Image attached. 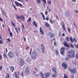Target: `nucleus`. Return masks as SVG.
Instances as JSON below:
<instances>
[{
	"mask_svg": "<svg viewBox=\"0 0 78 78\" xmlns=\"http://www.w3.org/2000/svg\"><path fill=\"white\" fill-rule=\"evenodd\" d=\"M30 55H31V52L32 51V48H30Z\"/></svg>",
	"mask_w": 78,
	"mask_h": 78,
	"instance_id": "44",
	"label": "nucleus"
},
{
	"mask_svg": "<svg viewBox=\"0 0 78 78\" xmlns=\"http://www.w3.org/2000/svg\"><path fill=\"white\" fill-rule=\"evenodd\" d=\"M70 46L71 47H72V48H73L74 47H73V45L71 44Z\"/></svg>",
	"mask_w": 78,
	"mask_h": 78,
	"instance_id": "52",
	"label": "nucleus"
},
{
	"mask_svg": "<svg viewBox=\"0 0 78 78\" xmlns=\"http://www.w3.org/2000/svg\"><path fill=\"white\" fill-rule=\"evenodd\" d=\"M3 44V40L1 39L0 40V44Z\"/></svg>",
	"mask_w": 78,
	"mask_h": 78,
	"instance_id": "29",
	"label": "nucleus"
},
{
	"mask_svg": "<svg viewBox=\"0 0 78 78\" xmlns=\"http://www.w3.org/2000/svg\"><path fill=\"white\" fill-rule=\"evenodd\" d=\"M75 12H76V13H78V11L77 10L75 11Z\"/></svg>",
	"mask_w": 78,
	"mask_h": 78,
	"instance_id": "61",
	"label": "nucleus"
},
{
	"mask_svg": "<svg viewBox=\"0 0 78 78\" xmlns=\"http://www.w3.org/2000/svg\"><path fill=\"white\" fill-rule=\"evenodd\" d=\"M65 51V48L62 47L60 49V52L62 55H64V52Z\"/></svg>",
	"mask_w": 78,
	"mask_h": 78,
	"instance_id": "8",
	"label": "nucleus"
},
{
	"mask_svg": "<svg viewBox=\"0 0 78 78\" xmlns=\"http://www.w3.org/2000/svg\"><path fill=\"white\" fill-rule=\"evenodd\" d=\"M63 44L65 47H67L69 48L70 47L69 46V44H67V42H64Z\"/></svg>",
	"mask_w": 78,
	"mask_h": 78,
	"instance_id": "16",
	"label": "nucleus"
},
{
	"mask_svg": "<svg viewBox=\"0 0 78 78\" xmlns=\"http://www.w3.org/2000/svg\"><path fill=\"white\" fill-rule=\"evenodd\" d=\"M50 34V37H53V36H54V35L53 34L51 33Z\"/></svg>",
	"mask_w": 78,
	"mask_h": 78,
	"instance_id": "32",
	"label": "nucleus"
},
{
	"mask_svg": "<svg viewBox=\"0 0 78 78\" xmlns=\"http://www.w3.org/2000/svg\"><path fill=\"white\" fill-rule=\"evenodd\" d=\"M12 7L14 8V9H15V10L17 11V9L16 7V5H14V4H12Z\"/></svg>",
	"mask_w": 78,
	"mask_h": 78,
	"instance_id": "23",
	"label": "nucleus"
},
{
	"mask_svg": "<svg viewBox=\"0 0 78 78\" xmlns=\"http://www.w3.org/2000/svg\"><path fill=\"white\" fill-rule=\"evenodd\" d=\"M8 56L11 58H14V54L12 52L9 51L8 53Z\"/></svg>",
	"mask_w": 78,
	"mask_h": 78,
	"instance_id": "5",
	"label": "nucleus"
},
{
	"mask_svg": "<svg viewBox=\"0 0 78 78\" xmlns=\"http://www.w3.org/2000/svg\"><path fill=\"white\" fill-rule=\"evenodd\" d=\"M49 73H45V75L43 74L42 73V72H40V75L42 78H48L47 77H49Z\"/></svg>",
	"mask_w": 78,
	"mask_h": 78,
	"instance_id": "2",
	"label": "nucleus"
},
{
	"mask_svg": "<svg viewBox=\"0 0 78 78\" xmlns=\"http://www.w3.org/2000/svg\"><path fill=\"white\" fill-rule=\"evenodd\" d=\"M67 29H68V30L69 31V33H70V28H68Z\"/></svg>",
	"mask_w": 78,
	"mask_h": 78,
	"instance_id": "47",
	"label": "nucleus"
},
{
	"mask_svg": "<svg viewBox=\"0 0 78 78\" xmlns=\"http://www.w3.org/2000/svg\"><path fill=\"white\" fill-rule=\"evenodd\" d=\"M21 75L22 76H23H23H23V73H22V72H21Z\"/></svg>",
	"mask_w": 78,
	"mask_h": 78,
	"instance_id": "50",
	"label": "nucleus"
},
{
	"mask_svg": "<svg viewBox=\"0 0 78 78\" xmlns=\"http://www.w3.org/2000/svg\"><path fill=\"white\" fill-rule=\"evenodd\" d=\"M55 52L56 55H59V52H58V50H56Z\"/></svg>",
	"mask_w": 78,
	"mask_h": 78,
	"instance_id": "35",
	"label": "nucleus"
},
{
	"mask_svg": "<svg viewBox=\"0 0 78 78\" xmlns=\"http://www.w3.org/2000/svg\"><path fill=\"white\" fill-rule=\"evenodd\" d=\"M45 26L48 27H49V24H48V23H45Z\"/></svg>",
	"mask_w": 78,
	"mask_h": 78,
	"instance_id": "27",
	"label": "nucleus"
},
{
	"mask_svg": "<svg viewBox=\"0 0 78 78\" xmlns=\"http://www.w3.org/2000/svg\"><path fill=\"white\" fill-rule=\"evenodd\" d=\"M11 23H12V25H13V27H16V26H15V23H13V22H11Z\"/></svg>",
	"mask_w": 78,
	"mask_h": 78,
	"instance_id": "36",
	"label": "nucleus"
},
{
	"mask_svg": "<svg viewBox=\"0 0 78 78\" xmlns=\"http://www.w3.org/2000/svg\"><path fill=\"white\" fill-rule=\"evenodd\" d=\"M40 33L42 34H44V31H43V30H42V27H40Z\"/></svg>",
	"mask_w": 78,
	"mask_h": 78,
	"instance_id": "18",
	"label": "nucleus"
},
{
	"mask_svg": "<svg viewBox=\"0 0 78 78\" xmlns=\"http://www.w3.org/2000/svg\"><path fill=\"white\" fill-rule=\"evenodd\" d=\"M62 27H63V28L64 30H65V31H66V27H65V25H64L63 24L62 25Z\"/></svg>",
	"mask_w": 78,
	"mask_h": 78,
	"instance_id": "26",
	"label": "nucleus"
},
{
	"mask_svg": "<svg viewBox=\"0 0 78 78\" xmlns=\"http://www.w3.org/2000/svg\"><path fill=\"white\" fill-rule=\"evenodd\" d=\"M36 2L37 4H39V5H40L41 4V0H37Z\"/></svg>",
	"mask_w": 78,
	"mask_h": 78,
	"instance_id": "21",
	"label": "nucleus"
},
{
	"mask_svg": "<svg viewBox=\"0 0 78 78\" xmlns=\"http://www.w3.org/2000/svg\"><path fill=\"white\" fill-rule=\"evenodd\" d=\"M16 18L17 20H19V18H20V16H17L16 17Z\"/></svg>",
	"mask_w": 78,
	"mask_h": 78,
	"instance_id": "40",
	"label": "nucleus"
},
{
	"mask_svg": "<svg viewBox=\"0 0 78 78\" xmlns=\"http://www.w3.org/2000/svg\"><path fill=\"white\" fill-rule=\"evenodd\" d=\"M54 45H55V46L56 45V42H54Z\"/></svg>",
	"mask_w": 78,
	"mask_h": 78,
	"instance_id": "53",
	"label": "nucleus"
},
{
	"mask_svg": "<svg viewBox=\"0 0 78 78\" xmlns=\"http://www.w3.org/2000/svg\"><path fill=\"white\" fill-rule=\"evenodd\" d=\"M37 50H38V51H40V49L39 48H37Z\"/></svg>",
	"mask_w": 78,
	"mask_h": 78,
	"instance_id": "56",
	"label": "nucleus"
},
{
	"mask_svg": "<svg viewBox=\"0 0 78 78\" xmlns=\"http://www.w3.org/2000/svg\"><path fill=\"white\" fill-rule=\"evenodd\" d=\"M75 56V51H74L71 50V51H69L68 52V56H69L71 58H73Z\"/></svg>",
	"mask_w": 78,
	"mask_h": 78,
	"instance_id": "1",
	"label": "nucleus"
},
{
	"mask_svg": "<svg viewBox=\"0 0 78 78\" xmlns=\"http://www.w3.org/2000/svg\"><path fill=\"white\" fill-rule=\"evenodd\" d=\"M7 76L5 77V78H9V73L7 74Z\"/></svg>",
	"mask_w": 78,
	"mask_h": 78,
	"instance_id": "34",
	"label": "nucleus"
},
{
	"mask_svg": "<svg viewBox=\"0 0 78 78\" xmlns=\"http://www.w3.org/2000/svg\"><path fill=\"white\" fill-rule=\"evenodd\" d=\"M3 59V58L2 57V56L0 54V60H2Z\"/></svg>",
	"mask_w": 78,
	"mask_h": 78,
	"instance_id": "39",
	"label": "nucleus"
},
{
	"mask_svg": "<svg viewBox=\"0 0 78 78\" xmlns=\"http://www.w3.org/2000/svg\"><path fill=\"white\" fill-rule=\"evenodd\" d=\"M24 40L25 42H26V39H25V37H24Z\"/></svg>",
	"mask_w": 78,
	"mask_h": 78,
	"instance_id": "60",
	"label": "nucleus"
},
{
	"mask_svg": "<svg viewBox=\"0 0 78 78\" xmlns=\"http://www.w3.org/2000/svg\"><path fill=\"white\" fill-rule=\"evenodd\" d=\"M66 41H68V42L69 41V39L68 37H67L66 38Z\"/></svg>",
	"mask_w": 78,
	"mask_h": 78,
	"instance_id": "37",
	"label": "nucleus"
},
{
	"mask_svg": "<svg viewBox=\"0 0 78 78\" xmlns=\"http://www.w3.org/2000/svg\"><path fill=\"white\" fill-rule=\"evenodd\" d=\"M16 55L17 56L19 57V53H16Z\"/></svg>",
	"mask_w": 78,
	"mask_h": 78,
	"instance_id": "48",
	"label": "nucleus"
},
{
	"mask_svg": "<svg viewBox=\"0 0 78 78\" xmlns=\"http://www.w3.org/2000/svg\"><path fill=\"white\" fill-rule=\"evenodd\" d=\"M42 15V16L43 18V20H45V17L44 16V13H42V12H41L40 13Z\"/></svg>",
	"mask_w": 78,
	"mask_h": 78,
	"instance_id": "19",
	"label": "nucleus"
},
{
	"mask_svg": "<svg viewBox=\"0 0 78 78\" xmlns=\"http://www.w3.org/2000/svg\"><path fill=\"white\" fill-rule=\"evenodd\" d=\"M30 48V47H27L26 48V50H27V49H28V48Z\"/></svg>",
	"mask_w": 78,
	"mask_h": 78,
	"instance_id": "58",
	"label": "nucleus"
},
{
	"mask_svg": "<svg viewBox=\"0 0 78 78\" xmlns=\"http://www.w3.org/2000/svg\"><path fill=\"white\" fill-rule=\"evenodd\" d=\"M14 74L15 75V78H20L19 76H18V75L16 73V72H15L14 73Z\"/></svg>",
	"mask_w": 78,
	"mask_h": 78,
	"instance_id": "20",
	"label": "nucleus"
},
{
	"mask_svg": "<svg viewBox=\"0 0 78 78\" xmlns=\"http://www.w3.org/2000/svg\"><path fill=\"white\" fill-rule=\"evenodd\" d=\"M62 66L64 67L65 69H66L67 67V65L65 62L63 63L62 64Z\"/></svg>",
	"mask_w": 78,
	"mask_h": 78,
	"instance_id": "11",
	"label": "nucleus"
},
{
	"mask_svg": "<svg viewBox=\"0 0 78 78\" xmlns=\"http://www.w3.org/2000/svg\"><path fill=\"white\" fill-rule=\"evenodd\" d=\"M20 20H23V21H25V18L24 17L23 15H21L20 16Z\"/></svg>",
	"mask_w": 78,
	"mask_h": 78,
	"instance_id": "13",
	"label": "nucleus"
},
{
	"mask_svg": "<svg viewBox=\"0 0 78 78\" xmlns=\"http://www.w3.org/2000/svg\"><path fill=\"white\" fill-rule=\"evenodd\" d=\"M3 56L5 58H6V59H8V56L7 55L5 54H3Z\"/></svg>",
	"mask_w": 78,
	"mask_h": 78,
	"instance_id": "24",
	"label": "nucleus"
},
{
	"mask_svg": "<svg viewBox=\"0 0 78 78\" xmlns=\"http://www.w3.org/2000/svg\"><path fill=\"white\" fill-rule=\"evenodd\" d=\"M15 30H16V32L17 33H19V31H18V29H17V28L15 27Z\"/></svg>",
	"mask_w": 78,
	"mask_h": 78,
	"instance_id": "31",
	"label": "nucleus"
},
{
	"mask_svg": "<svg viewBox=\"0 0 78 78\" xmlns=\"http://www.w3.org/2000/svg\"><path fill=\"white\" fill-rule=\"evenodd\" d=\"M31 61H32V60L31 59H30L29 58H27V62L29 64H31Z\"/></svg>",
	"mask_w": 78,
	"mask_h": 78,
	"instance_id": "15",
	"label": "nucleus"
},
{
	"mask_svg": "<svg viewBox=\"0 0 78 78\" xmlns=\"http://www.w3.org/2000/svg\"><path fill=\"white\" fill-rule=\"evenodd\" d=\"M0 21H1V22H2L3 21V19H2V18H0Z\"/></svg>",
	"mask_w": 78,
	"mask_h": 78,
	"instance_id": "55",
	"label": "nucleus"
},
{
	"mask_svg": "<svg viewBox=\"0 0 78 78\" xmlns=\"http://www.w3.org/2000/svg\"><path fill=\"white\" fill-rule=\"evenodd\" d=\"M31 20V17H29L28 20H27V22H30Z\"/></svg>",
	"mask_w": 78,
	"mask_h": 78,
	"instance_id": "28",
	"label": "nucleus"
},
{
	"mask_svg": "<svg viewBox=\"0 0 78 78\" xmlns=\"http://www.w3.org/2000/svg\"><path fill=\"white\" fill-rule=\"evenodd\" d=\"M1 39H2V36L0 34V40Z\"/></svg>",
	"mask_w": 78,
	"mask_h": 78,
	"instance_id": "51",
	"label": "nucleus"
},
{
	"mask_svg": "<svg viewBox=\"0 0 78 78\" xmlns=\"http://www.w3.org/2000/svg\"><path fill=\"white\" fill-rule=\"evenodd\" d=\"M22 27L23 28H25V27H24V26L23 25V24H22Z\"/></svg>",
	"mask_w": 78,
	"mask_h": 78,
	"instance_id": "54",
	"label": "nucleus"
},
{
	"mask_svg": "<svg viewBox=\"0 0 78 78\" xmlns=\"http://www.w3.org/2000/svg\"><path fill=\"white\" fill-rule=\"evenodd\" d=\"M63 78H68V76L66 75V74H64V77Z\"/></svg>",
	"mask_w": 78,
	"mask_h": 78,
	"instance_id": "30",
	"label": "nucleus"
},
{
	"mask_svg": "<svg viewBox=\"0 0 78 78\" xmlns=\"http://www.w3.org/2000/svg\"><path fill=\"white\" fill-rule=\"evenodd\" d=\"M43 2L44 3V4H46V0H42Z\"/></svg>",
	"mask_w": 78,
	"mask_h": 78,
	"instance_id": "33",
	"label": "nucleus"
},
{
	"mask_svg": "<svg viewBox=\"0 0 78 78\" xmlns=\"http://www.w3.org/2000/svg\"><path fill=\"white\" fill-rule=\"evenodd\" d=\"M36 52L34 51H33L31 56L33 59H36Z\"/></svg>",
	"mask_w": 78,
	"mask_h": 78,
	"instance_id": "4",
	"label": "nucleus"
},
{
	"mask_svg": "<svg viewBox=\"0 0 78 78\" xmlns=\"http://www.w3.org/2000/svg\"><path fill=\"white\" fill-rule=\"evenodd\" d=\"M10 35L11 37L12 36V33L11 32H9Z\"/></svg>",
	"mask_w": 78,
	"mask_h": 78,
	"instance_id": "41",
	"label": "nucleus"
},
{
	"mask_svg": "<svg viewBox=\"0 0 78 78\" xmlns=\"http://www.w3.org/2000/svg\"><path fill=\"white\" fill-rule=\"evenodd\" d=\"M46 20H48V17H47L46 18Z\"/></svg>",
	"mask_w": 78,
	"mask_h": 78,
	"instance_id": "57",
	"label": "nucleus"
},
{
	"mask_svg": "<svg viewBox=\"0 0 78 78\" xmlns=\"http://www.w3.org/2000/svg\"><path fill=\"white\" fill-rule=\"evenodd\" d=\"M39 74H35V76H36V77H38L39 76Z\"/></svg>",
	"mask_w": 78,
	"mask_h": 78,
	"instance_id": "46",
	"label": "nucleus"
},
{
	"mask_svg": "<svg viewBox=\"0 0 78 78\" xmlns=\"http://www.w3.org/2000/svg\"><path fill=\"white\" fill-rule=\"evenodd\" d=\"M76 58L77 59L78 58V53H77L76 55Z\"/></svg>",
	"mask_w": 78,
	"mask_h": 78,
	"instance_id": "49",
	"label": "nucleus"
},
{
	"mask_svg": "<svg viewBox=\"0 0 78 78\" xmlns=\"http://www.w3.org/2000/svg\"><path fill=\"white\" fill-rule=\"evenodd\" d=\"M70 39L71 40V41L72 42H73V41H75V42H77V41H76V38H74L73 40L72 37H70Z\"/></svg>",
	"mask_w": 78,
	"mask_h": 78,
	"instance_id": "14",
	"label": "nucleus"
},
{
	"mask_svg": "<svg viewBox=\"0 0 78 78\" xmlns=\"http://www.w3.org/2000/svg\"><path fill=\"white\" fill-rule=\"evenodd\" d=\"M15 4L17 6H19L20 7V8H23V5L19 3L18 2H15Z\"/></svg>",
	"mask_w": 78,
	"mask_h": 78,
	"instance_id": "10",
	"label": "nucleus"
},
{
	"mask_svg": "<svg viewBox=\"0 0 78 78\" xmlns=\"http://www.w3.org/2000/svg\"><path fill=\"white\" fill-rule=\"evenodd\" d=\"M7 39L8 41V42H10L11 41V40H10V39H9V38H8Z\"/></svg>",
	"mask_w": 78,
	"mask_h": 78,
	"instance_id": "42",
	"label": "nucleus"
},
{
	"mask_svg": "<svg viewBox=\"0 0 78 78\" xmlns=\"http://www.w3.org/2000/svg\"><path fill=\"white\" fill-rule=\"evenodd\" d=\"M50 21L51 23H53V22H54V21L52 20H51V19H50Z\"/></svg>",
	"mask_w": 78,
	"mask_h": 78,
	"instance_id": "38",
	"label": "nucleus"
},
{
	"mask_svg": "<svg viewBox=\"0 0 78 78\" xmlns=\"http://www.w3.org/2000/svg\"><path fill=\"white\" fill-rule=\"evenodd\" d=\"M25 1H26L27 2H29V0H25Z\"/></svg>",
	"mask_w": 78,
	"mask_h": 78,
	"instance_id": "63",
	"label": "nucleus"
},
{
	"mask_svg": "<svg viewBox=\"0 0 78 78\" xmlns=\"http://www.w3.org/2000/svg\"><path fill=\"white\" fill-rule=\"evenodd\" d=\"M41 51L43 53H45V47L43 45V44H41Z\"/></svg>",
	"mask_w": 78,
	"mask_h": 78,
	"instance_id": "7",
	"label": "nucleus"
},
{
	"mask_svg": "<svg viewBox=\"0 0 78 78\" xmlns=\"http://www.w3.org/2000/svg\"><path fill=\"white\" fill-rule=\"evenodd\" d=\"M25 74L28 75L30 73V69L28 67H27L25 70Z\"/></svg>",
	"mask_w": 78,
	"mask_h": 78,
	"instance_id": "6",
	"label": "nucleus"
},
{
	"mask_svg": "<svg viewBox=\"0 0 78 78\" xmlns=\"http://www.w3.org/2000/svg\"><path fill=\"white\" fill-rule=\"evenodd\" d=\"M10 70L12 71V72H14V67L12 66H11L10 67Z\"/></svg>",
	"mask_w": 78,
	"mask_h": 78,
	"instance_id": "17",
	"label": "nucleus"
},
{
	"mask_svg": "<svg viewBox=\"0 0 78 78\" xmlns=\"http://www.w3.org/2000/svg\"><path fill=\"white\" fill-rule=\"evenodd\" d=\"M69 70L71 73H75L76 72V68H75L73 69H72L69 68Z\"/></svg>",
	"mask_w": 78,
	"mask_h": 78,
	"instance_id": "9",
	"label": "nucleus"
},
{
	"mask_svg": "<svg viewBox=\"0 0 78 78\" xmlns=\"http://www.w3.org/2000/svg\"><path fill=\"white\" fill-rule=\"evenodd\" d=\"M5 51H7V52H8V49H7V48H5Z\"/></svg>",
	"mask_w": 78,
	"mask_h": 78,
	"instance_id": "64",
	"label": "nucleus"
},
{
	"mask_svg": "<svg viewBox=\"0 0 78 78\" xmlns=\"http://www.w3.org/2000/svg\"><path fill=\"white\" fill-rule=\"evenodd\" d=\"M52 70L53 72L55 73V74L52 75V76L54 78H55V77H56V69L55 67H54L52 68Z\"/></svg>",
	"mask_w": 78,
	"mask_h": 78,
	"instance_id": "3",
	"label": "nucleus"
},
{
	"mask_svg": "<svg viewBox=\"0 0 78 78\" xmlns=\"http://www.w3.org/2000/svg\"><path fill=\"white\" fill-rule=\"evenodd\" d=\"M9 33H11V30H10V29L9 28Z\"/></svg>",
	"mask_w": 78,
	"mask_h": 78,
	"instance_id": "59",
	"label": "nucleus"
},
{
	"mask_svg": "<svg viewBox=\"0 0 78 78\" xmlns=\"http://www.w3.org/2000/svg\"><path fill=\"white\" fill-rule=\"evenodd\" d=\"M20 64L21 66H23L24 65V62L23 61L22 58H21L20 60Z\"/></svg>",
	"mask_w": 78,
	"mask_h": 78,
	"instance_id": "12",
	"label": "nucleus"
},
{
	"mask_svg": "<svg viewBox=\"0 0 78 78\" xmlns=\"http://www.w3.org/2000/svg\"><path fill=\"white\" fill-rule=\"evenodd\" d=\"M47 13H48L47 11H45V14H47Z\"/></svg>",
	"mask_w": 78,
	"mask_h": 78,
	"instance_id": "62",
	"label": "nucleus"
},
{
	"mask_svg": "<svg viewBox=\"0 0 78 78\" xmlns=\"http://www.w3.org/2000/svg\"><path fill=\"white\" fill-rule=\"evenodd\" d=\"M2 66H0V70L2 71Z\"/></svg>",
	"mask_w": 78,
	"mask_h": 78,
	"instance_id": "43",
	"label": "nucleus"
},
{
	"mask_svg": "<svg viewBox=\"0 0 78 78\" xmlns=\"http://www.w3.org/2000/svg\"><path fill=\"white\" fill-rule=\"evenodd\" d=\"M75 47L77 48H78V44H76V45H75Z\"/></svg>",
	"mask_w": 78,
	"mask_h": 78,
	"instance_id": "45",
	"label": "nucleus"
},
{
	"mask_svg": "<svg viewBox=\"0 0 78 78\" xmlns=\"http://www.w3.org/2000/svg\"><path fill=\"white\" fill-rule=\"evenodd\" d=\"M32 23L33 25H34L35 26V27H37V24H36V21H34L32 22Z\"/></svg>",
	"mask_w": 78,
	"mask_h": 78,
	"instance_id": "22",
	"label": "nucleus"
},
{
	"mask_svg": "<svg viewBox=\"0 0 78 78\" xmlns=\"http://www.w3.org/2000/svg\"><path fill=\"white\" fill-rule=\"evenodd\" d=\"M2 12L3 14L5 16H6V12H5V11H2Z\"/></svg>",
	"mask_w": 78,
	"mask_h": 78,
	"instance_id": "25",
	"label": "nucleus"
}]
</instances>
